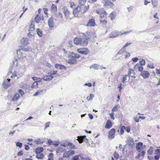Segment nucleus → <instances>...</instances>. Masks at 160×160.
<instances>
[{
	"instance_id": "1",
	"label": "nucleus",
	"mask_w": 160,
	"mask_h": 160,
	"mask_svg": "<svg viewBox=\"0 0 160 160\" xmlns=\"http://www.w3.org/2000/svg\"><path fill=\"white\" fill-rule=\"evenodd\" d=\"M91 33L89 32H86L83 34L82 38H81V41L80 45L82 46H86L88 43V40L91 38Z\"/></svg>"
},
{
	"instance_id": "2",
	"label": "nucleus",
	"mask_w": 160,
	"mask_h": 160,
	"mask_svg": "<svg viewBox=\"0 0 160 160\" xmlns=\"http://www.w3.org/2000/svg\"><path fill=\"white\" fill-rule=\"evenodd\" d=\"M62 12L65 18L67 20H71L73 18L72 13L68 10L66 7H64L62 8Z\"/></svg>"
},
{
	"instance_id": "3",
	"label": "nucleus",
	"mask_w": 160,
	"mask_h": 160,
	"mask_svg": "<svg viewBox=\"0 0 160 160\" xmlns=\"http://www.w3.org/2000/svg\"><path fill=\"white\" fill-rule=\"evenodd\" d=\"M96 13L99 15L100 19H102L106 18L108 15L107 12L106 11L105 9L101 8L97 9L96 10Z\"/></svg>"
},
{
	"instance_id": "4",
	"label": "nucleus",
	"mask_w": 160,
	"mask_h": 160,
	"mask_svg": "<svg viewBox=\"0 0 160 160\" xmlns=\"http://www.w3.org/2000/svg\"><path fill=\"white\" fill-rule=\"evenodd\" d=\"M132 31L130 30L127 32H114L113 33H111L110 35V37L111 38H113L117 37L119 35H122L123 34H129L130 32H132Z\"/></svg>"
},
{
	"instance_id": "5",
	"label": "nucleus",
	"mask_w": 160,
	"mask_h": 160,
	"mask_svg": "<svg viewBox=\"0 0 160 160\" xmlns=\"http://www.w3.org/2000/svg\"><path fill=\"white\" fill-rule=\"evenodd\" d=\"M77 51L78 53L84 55H87L89 52V51L87 48H80L77 49Z\"/></svg>"
},
{
	"instance_id": "6",
	"label": "nucleus",
	"mask_w": 160,
	"mask_h": 160,
	"mask_svg": "<svg viewBox=\"0 0 160 160\" xmlns=\"http://www.w3.org/2000/svg\"><path fill=\"white\" fill-rule=\"evenodd\" d=\"M44 17L42 14H38L35 18L34 21L37 23H38L44 20Z\"/></svg>"
},
{
	"instance_id": "7",
	"label": "nucleus",
	"mask_w": 160,
	"mask_h": 160,
	"mask_svg": "<svg viewBox=\"0 0 160 160\" xmlns=\"http://www.w3.org/2000/svg\"><path fill=\"white\" fill-rule=\"evenodd\" d=\"M82 7L78 6L76 8H74L73 11V14L75 17H78V16L79 12H82Z\"/></svg>"
},
{
	"instance_id": "8",
	"label": "nucleus",
	"mask_w": 160,
	"mask_h": 160,
	"mask_svg": "<svg viewBox=\"0 0 160 160\" xmlns=\"http://www.w3.org/2000/svg\"><path fill=\"white\" fill-rule=\"evenodd\" d=\"M75 153L74 151L70 150L67 152H64L63 155V157L64 158H69L70 157L74 155Z\"/></svg>"
},
{
	"instance_id": "9",
	"label": "nucleus",
	"mask_w": 160,
	"mask_h": 160,
	"mask_svg": "<svg viewBox=\"0 0 160 160\" xmlns=\"http://www.w3.org/2000/svg\"><path fill=\"white\" fill-rule=\"evenodd\" d=\"M103 6L105 7H112L114 6L113 3L110 0H103Z\"/></svg>"
},
{
	"instance_id": "10",
	"label": "nucleus",
	"mask_w": 160,
	"mask_h": 160,
	"mask_svg": "<svg viewBox=\"0 0 160 160\" xmlns=\"http://www.w3.org/2000/svg\"><path fill=\"white\" fill-rule=\"evenodd\" d=\"M10 81V79L9 78L6 79L4 80L2 86L4 88H7L10 86L11 84L9 82Z\"/></svg>"
},
{
	"instance_id": "11",
	"label": "nucleus",
	"mask_w": 160,
	"mask_h": 160,
	"mask_svg": "<svg viewBox=\"0 0 160 160\" xmlns=\"http://www.w3.org/2000/svg\"><path fill=\"white\" fill-rule=\"evenodd\" d=\"M145 147V145H143V143L141 142H139L137 144L136 148L138 152H141Z\"/></svg>"
},
{
	"instance_id": "12",
	"label": "nucleus",
	"mask_w": 160,
	"mask_h": 160,
	"mask_svg": "<svg viewBox=\"0 0 160 160\" xmlns=\"http://www.w3.org/2000/svg\"><path fill=\"white\" fill-rule=\"evenodd\" d=\"M115 132L116 130L114 128L111 129L109 132L108 134V138L109 139H112L114 138Z\"/></svg>"
},
{
	"instance_id": "13",
	"label": "nucleus",
	"mask_w": 160,
	"mask_h": 160,
	"mask_svg": "<svg viewBox=\"0 0 160 160\" xmlns=\"http://www.w3.org/2000/svg\"><path fill=\"white\" fill-rule=\"evenodd\" d=\"M140 75L143 78L146 79L149 77L150 74L148 71H143L141 72Z\"/></svg>"
},
{
	"instance_id": "14",
	"label": "nucleus",
	"mask_w": 160,
	"mask_h": 160,
	"mask_svg": "<svg viewBox=\"0 0 160 160\" xmlns=\"http://www.w3.org/2000/svg\"><path fill=\"white\" fill-rule=\"evenodd\" d=\"M96 25L95 20L93 18L90 19L86 25L87 27H93Z\"/></svg>"
},
{
	"instance_id": "15",
	"label": "nucleus",
	"mask_w": 160,
	"mask_h": 160,
	"mask_svg": "<svg viewBox=\"0 0 160 160\" xmlns=\"http://www.w3.org/2000/svg\"><path fill=\"white\" fill-rule=\"evenodd\" d=\"M155 152L156 155L154 157V158L156 160H158L160 158V146L155 150Z\"/></svg>"
},
{
	"instance_id": "16",
	"label": "nucleus",
	"mask_w": 160,
	"mask_h": 160,
	"mask_svg": "<svg viewBox=\"0 0 160 160\" xmlns=\"http://www.w3.org/2000/svg\"><path fill=\"white\" fill-rule=\"evenodd\" d=\"M48 24L49 28L52 29V28L53 27L54 23L53 22V18L51 17L48 20Z\"/></svg>"
},
{
	"instance_id": "17",
	"label": "nucleus",
	"mask_w": 160,
	"mask_h": 160,
	"mask_svg": "<svg viewBox=\"0 0 160 160\" xmlns=\"http://www.w3.org/2000/svg\"><path fill=\"white\" fill-rule=\"evenodd\" d=\"M21 44L24 46L28 44V40L27 38H23L21 40Z\"/></svg>"
},
{
	"instance_id": "18",
	"label": "nucleus",
	"mask_w": 160,
	"mask_h": 160,
	"mask_svg": "<svg viewBox=\"0 0 160 160\" xmlns=\"http://www.w3.org/2000/svg\"><path fill=\"white\" fill-rule=\"evenodd\" d=\"M35 25L33 21H32L29 25V33L30 34L35 30Z\"/></svg>"
},
{
	"instance_id": "19",
	"label": "nucleus",
	"mask_w": 160,
	"mask_h": 160,
	"mask_svg": "<svg viewBox=\"0 0 160 160\" xmlns=\"http://www.w3.org/2000/svg\"><path fill=\"white\" fill-rule=\"evenodd\" d=\"M112 122L110 120H108L106 124L105 128L106 129H109L112 127Z\"/></svg>"
},
{
	"instance_id": "20",
	"label": "nucleus",
	"mask_w": 160,
	"mask_h": 160,
	"mask_svg": "<svg viewBox=\"0 0 160 160\" xmlns=\"http://www.w3.org/2000/svg\"><path fill=\"white\" fill-rule=\"evenodd\" d=\"M128 76L132 77L134 78H136V77L134 76L135 72L133 70L131 69H129L128 72Z\"/></svg>"
},
{
	"instance_id": "21",
	"label": "nucleus",
	"mask_w": 160,
	"mask_h": 160,
	"mask_svg": "<svg viewBox=\"0 0 160 160\" xmlns=\"http://www.w3.org/2000/svg\"><path fill=\"white\" fill-rule=\"evenodd\" d=\"M81 41V38L76 37L74 40V43L76 45H80Z\"/></svg>"
},
{
	"instance_id": "22",
	"label": "nucleus",
	"mask_w": 160,
	"mask_h": 160,
	"mask_svg": "<svg viewBox=\"0 0 160 160\" xmlns=\"http://www.w3.org/2000/svg\"><path fill=\"white\" fill-rule=\"evenodd\" d=\"M53 78V77L49 75H46L43 78V80L46 81H51Z\"/></svg>"
},
{
	"instance_id": "23",
	"label": "nucleus",
	"mask_w": 160,
	"mask_h": 160,
	"mask_svg": "<svg viewBox=\"0 0 160 160\" xmlns=\"http://www.w3.org/2000/svg\"><path fill=\"white\" fill-rule=\"evenodd\" d=\"M129 79L130 77H129L128 75H124L123 76V78L122 80V81L123 83H125V82L128 81L129 80Z\"/></svg>"
},
{
	"instance_id": "24",
	"label": "nucleus",
	"mask_w": 160,
	"mask_h": 160,
	"mask_svg": "<svg viewBox=\"0 0 160 160\" xmlns=\"http://www.w3.org/2000/svg\"><path fill=\"white\" fill-rule=\"evenodd\" d=\"M66 149L61 147H58L56 150L57 153H60L65 152Z\"/></svg>"
},
{
	"instance_id": "25",
	"label": "nucleus",
	"mask_w": 160,
	"mask_h": 160,
	"mask_svg": "<svg viewBox=\"0 0 160 160\" xmlns=\"http://www.w3.org/2000/svg\"><path fill=\"white\" fill-rule=\"evenodd\" d=\"M81 7H82L81 11L82 13H85L88 10L89 8V5Z\"/></svg>"
},
{
	"instance_id": "26",
	"label": "nucleus",
	"mask_w": 160,
	"mask_h": 160,
	"mask_svg": "<svg viewBox=\"0 0 160 160\" xmlns=\"http://www.w3.org/2000/svg\"><path fill=\"white\" fill-rule=\"evenodd\" d=\"M55 67L57 69L59 68L60 69H66V68L63 65L59 64H56L55 65Z\"/></svg>"
},
{
	"instance_id": "27",
	"label": "nucleus",
	"mask_w": 160,
	"mask_h": 160,
	"mask_svg": "<svg viewBox=\"0 0 160 160\" xmlns=\"http://www.w3.org/2000/svg\"><path fill=\"white\" fill-rule=\"evenodd\" d=\"M57 8L56 5L55 4H52L51 8V10L52 12H55L57 11Z\"/></svg>"
},
{
	"instance_id": "28",
	"label": "nucleus",
	"mask_w": 160,
	"mask_h": 160,
	"mask_svg": "<svg viewBox=\"0 0 160 160\" xmlns=\"http://www.w3.org/2000/svg\"><path fill=\"white\" fill-rule=\"evenodd\" d=\"M17 53L18 58L19 59L22 58L23 54L21 52L20 49H19L17 50Z\"/></svg>"
},
{
	"instance_id": "29",
	"label": "nucleus",
	"mask_w": 160,
	"mask_h": 160,
	"mask_svg": "<svg viewBox=\"0 0 160 160\" xmlns=\"http://www.w3.org/2000/svg\"><path fill=\"white\" fill-rule=\"evenodd\" d=\"M43 150V148L42 147H38L35 149V152L36 153H41Z\"/></svg>"
},
{
	"instance_id": "30",
	"label": "nucleus",
	"mask_w": 160,
	"mask_h": 160,
	"mask_svg": "<svg viewBox=\"0 0 160 160\" xmlns=\"http://www.w3.org/2000/svg\"><path fill=\"white\" fill-rule=\"evenodd\" d=\"M44 157V155L42 152L36 153V157L38 159H43Z\"/></svg>"
},
{
	"instance_id": "31",
	"label": "nucleus",
	"mask_w": 160,
	"mask_h": 160,
	"mask_svg": "<svg viewBox=\"0 0 160 160\" xmlns=\"http://www.w3.org/2000/svg\"><path fill=\"white\" fill-rule=\"evenodd\" d=\"M152 4L153 7H157L158 6V2L157 0H151Z\"/></svg>"
},
{
	"instance_id": "32",
	"label": "nucleus",
	"mask_w": 160,
	"mask_h": 160,
	"mask_svg": "<svg viewBox=\"0 0 160 160\" xmlns=\"http://www.w3.org/2000/svg\"><path fill=\"white\" fill-rule=\"evenodd\" d=\"M72 58H78L80 57V56L77 53L75 52H72L70 55Z\"/></svg>"
},
{
	"instance_id": "33",
	"label": "nucleus",
	"mask_w": 160,
	"mask_h": 160,
	"mask_svg": "<svg viewBox=\"0 0 160 160\" xmlns=\"http://www.w3.org/2000/svg\"><path fill=\"white\" fill-rule=\"evenodd\" d=\"M20 97V95L18 93H16L14 96L13 97L12 99V101H14L18 99Z\"/></svg>"
},
{
	"instance_id": "34",
	"label": "nucleus",
	"mask_w": 160,
	"mask_h": 160,
	"mask_svg": "<svg viewBox=\"0 0 160 160\" xmlns=\"http://www.w3.org/2000/svg\"><path fill=\"white\" fill-rule=\"evenodd\" d=\"M115 12H112L109 15V17L112 20H113L115 18L116 16Z\"/></svg>"
},
{
	"instance_id": "35",
	"label": "nucleus",
	"mask_w": 160,
	"mask_h": 160,
	"mask_svg": "<svg viewBox=\"0 0 160 160\" xmlns=\"http://www.w3.org/2000/svg\"><path fill=\"white\" fill-rule=\"evenodd\" d=\"M85 137H86L85 136L80 137L78 136V138L77 139V140L78 141L79 143H82L83 141V139L85 138Z\"/></svg>"
},
{
	"instance_id": "36",
	"label": "nucleus",
	"mask_w": 160,
	"mask_h": 160,
	"mask_svg": "<svg viewBox=\"0 0 160 160\" xmlns=\"http://www.w3.org/2000/svg\"><path fill=\"white\" fill-rule=\"evenodd\" d=\"M138 68V71H139L141 72L142 71H143L142 70L143 69V67H142V66H140L138 64H136L135 65L134 68Z\"/></svg>"
},
{
	"instance_id": "37",
	"label": "nucleus",
	"mask_w": 160,
	"mask_h": 160,
	"mask_svg": "<svg viewBox=\"0 0 160 160\" xmlns=\"http://www.w3.org/2000/svg\"><path fill=\"white\" fill-rule=\"evenodd\" d=\"M153 150V148L152 147H150L147 151L148 154L149 155H152Z\"/></svg>"
},
{
	"instance_id": "38",
	"label": "nucleus",
	"mask_w": 160,
	"mask_h": 160,
	"mask_svg": "<svg viewBox=\"0 0 160 160\" xmlns=\"http://www.w3.org/2000/svg\"><path fill=\"white\" fill-rule=\"evenodd\" d=\"M126 52V49L123 48V47L121 49L118 51L117 54H122Z\"/></svg>"
},
{
	"instance_id": "39",
	"label": "nucleus",
	"mask_w": 160,
	"mask_h": 160,
	"mask_svg": "<svg viewBox=\"0 0 160 160\" xmlns=\"http://www.w3.org/2000/svg\"><path fill=\"white\" fill-rule=\"evenodd\" d=\"M68 147H69L71 149L75 148V146L72 143L68 142Z\"/></svg>"
},
{
	"instance_id": "40",
	"label": "nucleus",
	"mask_w": 160,
	"mask_h": 160,
	"mask_svg": "<svg viewBox=\"0 0 160 160\" xmlns=\"http://www.w3.org/2000/svg\"><path fill=\"white\" fill-rule=\"evenodd\" d=\"M37 32L38 35L40 37H42V31L40 29L38 28L36 30Z\"/></svg>"
},
{
	"instance_id": "41",
	"label": "nucleus",
	"mask_w": 160,
	"mask_h": 160,
	"mask_svg": "<svg viewBox=\"0 0 160 160\" xmlns=\"http://www.w3.org/2000/svg\"><path fill=\"white\" fill-rule=\"evenodd\" d=\"M58 73L57 71H51L50 72H48V74H50V76H53V75L57 74Z\"/></svg>"
},
{
	"instance_id": "42",
	"label": "nucleus",
	"mask_w": 160,
	"mask_h": 160,
	"mask_svg": "<svg viewBox=\"0 0 160 160\" xmlns=\"http://www.w3.org/2000/svg\"><path fill=\"white\" fill-rule=\"evenodd\" d=\"M100 22L102 25L106 26L107 25V22L106 20H100Z\"/></svg>"
},
{
	"instance_id": "43",
	"label": "nucleus",
	"mask_w": 160,
	"mask_h": 160,
	"mask_svg": "<svg viewBox=\"0 0 160 160\" xmlns=\"http://www.w3.org/2000/svg\"><path fill=\"white\" fill-rule=\"evenodd\" d=\"M56 17L58 19H62L63 18V16L61 13L59 12L57 14Z\"/></svg>"
},
{
	"instance_id": "44",
	"label": "nucleus",
	"mask_w": 160,
	"mask_h": 160,
	"mask_svg": "<svg viewBox=\"0 0 160 160\" xmlns=\"http://www.w3.org/2000/svg\"><path fill=\"white\" fill-rule=\"evenodd\" d=\"M77 61L74 59L72 60L69 59L68 60V63L70 64H74L76 63Z\"/></svg>"
},
{
	"instance_id": "45",
	"label": "nucleus",
	"mask_w": 160,
	"mask_h": 160,
	"mask_svg": "<svg viewBox=\"0 0 160 160\" xmlns=\"http://www.w3.org/2000/svg\"><path fill=\"white\" fill-rule=\"evenodd\" d=\"M126 127L124 126H122L120 128V134L121 135H122L124 133V130H125Z\"/></svg>"
},
{
	"instance_id": "46",
	"label": "nucleus",
	"mask_w": 160,
	"mask_h": 160,
	"mask_svg": "<svg viewBox=\"0 0 160 160\" xmlns=\"http://www.w3.org/2000/svg\"><path fill=\"white\" fill-rule=\"evenodd\" d=\"M87 0H79L78 2L81 6H83L86 3Z\"/></svg>"
},
{
	"instance_id": "47",
	"label": "nucleus",
	"mask_w": 160,
	"mask_h": 160,
	"mask_svg": "<svg viewBox=\"0 0 160 160\" xmlns=\"http://www.w3.org/2000/svg\"><path fill=\"white\" fill-rule=\"evenodd\" d=\"M38 83L37 82H33L32 85V88H37L38 87Z\"/></svg>"
},
{
	"instance_id": "48",
	"label": "nucleus",
	"mask_w": 160,
	"mask_h": 160,
	"mask_svg": "<svg viewBox=\"0 0 160 160\" xmlns=\"http://www.w3.org/2000/svg\"><path fill=\"white\" fill-rule=\"evenodd\" d=\"M53 154L52 153H50L48 155V160H52L53 159Z\"/></svg>"
},
{
	"instance_id": "49",
	"label": "nucleus",
	"mask_w": 160,
	"mask_h": 160,
	"mask_svg": "<svg viewBox=\"0 0 160 160\" xmlns=\"http://www.w3.org/2000/svg\"><path fill=\"white\" fill-rule=\"evenodd\" d=\"M93 94H89V96H88L87 97V99L88 101H90L93 98Z\"/></svg>"
},
{
	"instance_id": "50",
	"label": "nucleus",
	"mask_w": 160,
	"mask_h": 160,
	"mask_svg": "<svg viewBox=\"0 0 160 160\" xmlns=\"http://www.w3.org/2000/svg\"><path fill=\"white\" fill-rule=\"evenodd\" d=\"M43 92V90H40L37 91L33 95V96H37L39 94H40V93Z\"/></svg>"
},
{
	"instance_id": "51",
	"label": "nucleus",
	"mask_w": 160,
	"mask_h": 160,
	"mask_svg": "<svg viewBox=\"0 0 160 160\" xmlns=\"http://www.w3.org/2000/svg\"><path fill=\"white\" fill-rule=\"evenodd\" d=\"M113 156L115 159H117L119 158V154L116 152H115L113 153Z\"/></svg>"
},
{
	"instance_id": "52",
	"label": "nucleus",
	"mask_w": 160,
	"mask_h": 160,
	"mask_svg": "<svg viewBox=\"0 0 160 160\" xmlns=\"http://www.w3.org/2000/svg\"><path fill=\"white\" fill-rule=\"evenodd\" d=\"M141 66H143L145 64L146 62L145 60L142 59L139 62Z\"/></svg>"
},
{
	"instance_id": "53",
	"label": "nucleus",
	"mask_w": 160,
	"mask_h": 160,
	"mask_svg": "<svg viewBox=\"0 0 160 160\" xmlns=\"http://www.w3.org/2000/svg\"><path fill=\"white\" fill-rule=\"evenodd\" d=\"M32 78L33 80L36 81L35 82H37V81H41L42 80L40 78H38L34 77H32Z\"/></svg>"
},
{
	"instance_id": "54",
	"label": "nucleus",
	"mask_w": 160,
	"mask_h": 160,
	"mask_svg": "<svg viewBox=\"0 0 160 160\" xmlns=\"http://www.w3.org/2000/svg\"><path fill=\"white\" fill-rule=\"evenodd\" d=\"M146 152L144 151H142L141 152H140L139 154V156H140V157H144V155L145 153Z\"/></svg>"
},
{
	"instance_id": "55",
	"label": "nucleus",
	"mask_w": 160,
	"mask_h": 160,
	"mask_svg": "<svg viewBox=\"0 0 160 160\" xmlns=\"http://www.w3.org/2000/svg\"><path fill=\"white\" fill-rule=\"evenodd\" d=\"M125 130L127 132H129L131 130V127L130 126H128L126 127Z\"/></svg>"
},
{
	"instance_id": "56",
	"label": "nucleus",
	"mask_w": 160,
	"mask_h": 160,
	"mask_svg": "<svg viewBox=\"0 0 160 160\" xmlns=\"http://www.w3.org/2000/svg\"><path fill=\"white\" fill-rule=\"evenodd\" d=\"M16 145L17 147L21 148L22 146V143L20 142H17L16 143Z\"/></svg>"
},
{
	"instance_id": "57",
	"label": "nucleus",
	"mask_w": 160,
	"mask_h": 160,
	"mask_svg": "<svg viewBox=\"0 0 160 160\" xmlns=\"http://www.w3.org/2000/svg\"><path fill=\"white\" fill-rule=\"evenodd\" d=\"M43 12L44 13L47 15H48V8H43Z\"/></svg>"
},
{
	"instance_id": "58",
	"label": "nucleus",
	"mask_w": 160,
	"mask_h": 160,
	"mask_svg": "<svg viewBox=\"0 0 160 160\" xmlns=\"http://www.w3.org/2000/svg\"><path fill=\"white\" fill-rule=\"evenodd\" d=\"M147 67L148 68L151 69H153L155 67H154L153 65V64H148L147 65Z\"/></svg>"
},
{
	"instance_id": "59",
	"label": "nucleus",
	"mask_w": 160,
	"mask_h": 160,
	"mask_svg": "<svg viewBox=\"0 0 160 160\" xmlns=\"http://www.w3.org/2000/svg\"><path fill=\"white\" fill-rule=\"evenodd\" d=\"M72 160H78L79 159V156L75 155L73 156L72 158Z\"/></svg>"
},
{
	"instance_id": "60",
	"label": "nucleus",
	"mask_w": 160,
	"mask_h": 160,
	"mask_svg": "<svg viewBox=\"0 0 160 160\" xmlns=\"http://www.w3.org/2000/svg\"><path fill=\"white\" fill-rule=\"evenodd\" d=\"M70 6L71 8H73L76 5L73 2H70Z\"/></svg>"
},
{
	"instance_id": "61",
	"label": "nucleus",
	"mask_w": 160,
	"mask_h": 160,
	"mask_svg": "<svg viewBox=\"0 0 160 160\" xmlns=\"http://www.w3.org/2000/svg\"><path fill=\"white\" fill-rule=\"evenodd\" d=\"M118 106H116L114 107L113 108L112 110V111L113 112L117 111L118 110Z\"/></svg>"
},
{
	"instance_id": "62",
	"label": "nucleus",
	"mask_w": 160,
	"mask_h": 160,
	"mask_svg": "<svg viewBox=\"0 0 160 160\" xmlns=\"http://www.w3.org/2000/svg\"><path fill=\"white\" fill-rule=\"evenodd\" d=\"M111 118L113 119L114 120L115 119V118L114 117V113L113 112H111L109 114Z\"/></svg>"
},
{
	"instance_id": "63",
	"label": "nucleus",
	"mask_w": 160,
	"mask_h": 160,
	"mask_svg": "<svg viewBox=\"0 0 160 160\" xmlns=\"http://www.w3.org/2000/svg\"><path fill=\"white\" fill-rule=\"evenodd\" d=\"M68 142H66L65 143H62L61 145L62 146L64 147H68Z\"/></svg>"
},
{
	"instance_id": "64",
	"label": "nucleus",
	"mask_w": 160,
	"mask_h": 160,
	"mask_svg": "<svg viewBox=\"0 0 160 160\" xmlns=\"http://www.w3.org/2000/svg\"><path fill=\"white\" fill-rule=\"evenodd\" d=\"M130 56V54L129 53L126 52V54L125 55V58H128Z\"/></svg>"
}]
</instances>
